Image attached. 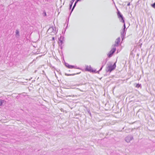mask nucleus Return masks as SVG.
Returning <instances> with one entry per match:
<instances>
[{"label":"nucleus","instance_id":"obj_1","mask_svg":"<svg viewBox=\"0 0 155 155\" xmlns=\"http://www.w3.org/2000/svg\"><path fill=\"white\" fill-rule=\"evenodd\" d=\"M48 33L51 35H54L57 33L56 28L55 26H53L50 27L48 29Z\"/></svg>","mask_w":155,"mask_h":155},{"label":"nucleus","instance_id":"obj_2","mask_svg":"<svg viewBox=\"0 0 155 155\" xmlns=\"http://www.w3.org/2000/svg\"><path fill=\"white\" fill-rule=\"evenodd\" d=\"M116 67V63H115L113 65H110L107 68L108 71L111 72Z\"/></svg>","mask_w":155,"mask_h":155},{"label":"nucleus","instance_id":"obj_3","mask_svg":"<svg viewBox=\"0 0 155 155\" xmlns=\"http://www.w3.org/2000/svg\"><path fill=\"white\" fill-rule=\"evenodd\" d=\"M116 50V48L115 47H113L111 50L110 51L109 53L107 55L109 57H111L113 53L115 52Z\"/></svg>","mask_w":155,"mask_h":155},{"label":"nucleus","instance_id":"obj_4","mask_svg":"<svg viewBox=\"0 0 155 155\" xmlns=\"http://www.w3.org/2000/svg\"><path fill=\"white\" fill-rule=\"evenodd\" d=\"M86 71H88L91 72H95V70H93L92 69V68L91 67V66L87 65L86 66V68L85 69Z\"/></svg>","mask_w":155,"mask_h":155},{"label":"nucleus","instance_id":"obj_5","mask_svg":"<svg viewBox=\"0 0 155 155\" xmlns=\"http://www.w3.org/2000/svg\"><path fill=\"white\" fill-rule=\"evenodd\" d=\"M124 28L123 30H122V31L120 32L121 37L122 39V40H123L124 38V33H125V29L126 28V26H125V23L124 24Z\"/></svg>","mask_w":155,"mask_h":155},{"label":"nucleus","instance_id":"obj_6","mask_svg":"<svg viewBox=\"0 0 155 155\" xmlns=\"http://www.w3.org/2000/svg\"><path fill=\"white\" fill-rule=\"evenodd\" d=\"M133 139V137L132 136H128L125 138L126 141L127 143L130 142V141Z\"/></svg>","mask_w":155,"mask_h":155},{"label":"nucleus","instance_id":"obj_7","mask_svg":"<svg viewBox=\"0 0 155 155\" xmlns=\"http://www.w3.org/2000/svg\"><path fill=\"white\" fill-rule=\"evenodd\" d=\"M118 16L119 18H121V20L120 21L124 23V19L122 15L120 13V12L119 11L117 13Z\"/></svg>","mask_w":155,"mask_h":155},{"label":"nucleus","instance_id":"obj_8","mask_svg":"<svg viewBox=\"0 0 155 155\" xmlns=\"http://www.w3.org/2000/svg\"><path fill=\"white\" fill-rule=\"evenodd\" d=\"M120 41V37H118L116 40L115 41V44L114 45V47L115 46H118Z\"/></svg>","mask_w":155,"mask_h":155},{"label":"nucleus","instance_id":"obj_9","mask_svg":"<svg viewBox=\"0 0 155 155\" xmlns=\"http://www.w3.org/2000/svg\"><path fill=\"white\" fill-rule=\"evenodd\" d=\"M15 37L18 38L20 36L19 31L18 30H16L15 31Z\"/></svg>","mask_w":155,"mask_h":155},{"label":"nucleus","instance_id":"obj_10","mask_svg":"<svg viewBox=\"0 0 155 155\" xmlns=\"http://www.w3.org/2000/svg\"><path fill=\"white\" fill-rule=\"evenodd\" d=\"M107 62V60L106 59L104 60L103 61L102 63V66L101 68V69L99 70V71L101 70L103 67L105 65V64H106Z\"/></svg>","mask_w":155,"mask_h":155},{"label":"nucleus","instance_id":"obj_11","mask_svg":"<svg viewBox=\"0 0 155 155\" xmlns=\"http://www.w3.org/2000/svg\"><path fill=\"white\" fill-rule=\"evenodd\" d=\"M5 101L4 100H0V106H2L3 103H5Z\"/></svg>","mask_w":155,"mask_h":155},{"label":"nucleus","instance_id":"obj_12","mask_svg":"<svg viewBox=\"0 0 155 155\" xmlns=\"http://www.w3.org/2000/svg\"><path fill=\"white\" fill-rule=\"evenodd\" d=\"M74 0H72L70 2V8H69L70 9L71 8L73 3L74 2Z\"/></svg>","mask_w":155,"mask_h":155},{"label":"nucleus","instance_id":"obj_13","mask_svg":"<svg viewBox=\"0 0 155 155\" xmlns=\"http://www.w3.org/2000/svg\"><path fill=\"white\" fill-rule=\"evenodd\" d=\"M77 2V1H76V2H75L73 6V7L71 10V12L70 14V15L71 14L72 12L73 11V10H74V8H75V7L76 6V3H77V2Z\"/></svg>","mask_w":155,"mask_h":155},{"label":"nucleus","instance_id":"obj_14","mask_svg":"<svg viewBox=\"0 0 155 155\" xmlns=\"http://www.w3.org/2000/svg\"><path fill=\"white\" fill-rule=\"evenodd\" d=\"M65 66L67 67L68 68H69V67L70 65L68 64L67 63H65Z\"/></svg>","mask_w":155,"mask_h":155},{"label":"nucleus","instance_id":"obj_15","mask_svg":"<svg viewBox=\"0 0 155 155\" xmlns=\"http://www.w3.org/2000/svg\"><path fill=\"white\" fill-rule=\"evenodd\" d=\"M59 41H60L61 43V44H62L63 43V41L61 39V36L60 37V38L59 39Z\"/></svg>","mask_w":155,"mask_h":155},{"label":"nucleus","instance_id":"obj_16","mask_svg":"<svg viewBox=\"0 0 155 155\" xmlns=\"http://www.w3.org/2000/svg\"><path fill=\"white\" fill-rule=\"evenodd\" d=\"M75 68V66L70 65L69 67V68Z\"/></svg>","mask_w":155,"mask_h":155},{"label":"nucleus","instance_id":"obj_17","mask_svg":"<svg viewBox=\"0 0 155 155\" xmlns=\"http://www.w3.org/2000/svg\"><path fill=\"white\" fill-rule=\"evenodd\" d=\"M75 74H65V75H66L67 76H72V75H75Z\"/></svg>","mask_w":155,"mask_h":155},{"label":"nucleus","instance_id":"obj_18","mask_svg":"<svg viewBox=\"0 0 155 155\" xmlns=\"http://www.w3.org/2000/svg\"><path fill=\"white\" fill-rule=\"evenodd\" d=\"M140 84H137V85H136V87H138V88H139L140 87Z\"/></svg>","mask_w":155,"mask_h":155},{"label":"nucleus","instance_id":"obj_19","mask_svg":"<svg viewBox=\"0 0 155 155\" xmlns=\"http://www.w3.org/2000/svg\"><path fill=\"white\" fill-rule=\"evenodd\" d=\"M82 85V84H76L74 85V86H79L80 85Z\"/></svg>","mask_w":155,"mask_h":155},{"label":"nucleus","instance_id":"obj_20","mask_svg":"<svg viewBox=\"0 0 155 155\" xmlns=\"http://www.w3.org/2000/svg\"><path fill=\"white\" fill-rule=\"evenodd\" d=\"M152 6L153 8H155V2L152 5Z\"/></svg>","mask_w":155,"mask_h":155},{"label":"nucleus","instance_id":"obj_21","mask_svg":"<svg viewBox=\"0 0 155 155\" xmlns=\"http://www.w3.org/2000/svg\"><path fill=\"white\" fill-rule=\"evenodd\" d=\"M74 97V95H68V96H66V97Z\"/></svg>","mask_w":155,"mask_h":155},{"label":"nucleus","instance_id":"obj_22","mask_svg":"<svg viewBox=\"0 0 155 155\" xmlns=\"http://www.w3.org/2000/svg\"><path fill=\"white\" fill-rule=\"evenodd\" d=\"M75 68V69H79L80 68L78 67H77V66H75V68Z\"/></svg>","mask_w":155,"mask_h":155},{"label":"nucleus","instance_id":"obj_23","mask_svg":"<svg viewBox=\"0 0 155 155\" xmlns=\"http://www.w3.org/2000/svg\"><path fill=\"white\" fill-rule=\"evenodd\" d=\"M52 40H54V37H52Z\"/></svg>","mask_w":155,"mask_h":155},{"label":"nucleus","instance_id":"obj_24","mask_svg":"<svg viewBox=\"0 0 155 155\" xmlns=\"http://www.w3.org/2000/svg\"><path fill=\"white\" fill-rule=\"evenodd\" d=\"M130 5V2H129V3H128L127 5L129 6V5Z\"/></svg>","mask_w":155,"mask_h":155},{"label":"nucleus","instance_id":"obj_25","mask_svg":"<svg viewBox=\"0 0 155 155\" xmlns=\"http://www.w3.org/2000/svg\"><path fill=\"white\" fill-rule=\"evenodd\" d=\"M77 89H78L79 90L81 91H82L81 90H80V89H79L78 88H77Z\"/></svg>","mask_w":155,"mask_h":155},{"label":"nucleus","instance_id":"obj_26","mask_svg":"<svg viewBox=\"0 0 155 155\" xmlns=\"http://www.w3.org/2000/svg\"><path fill=\"white\" fill-rule=\"evenodd\" d=\"M45 15H46V13L45 12Z\"/></svg>","mask_w":155,"mask_h":155},{"label":"nucleus","instance_id":"obj_27","mask_svg":"<svg viewBox=\"0 0 155 155\" xmlns=\"http://www.w3.org/2000/svg\"><path fill=\"white\" fill-rule=\"evenodd\" d=\"M75 88V87H73V88Z\"/></svg>","mask_w":155,"mask_h":155}]
</instances>
